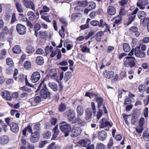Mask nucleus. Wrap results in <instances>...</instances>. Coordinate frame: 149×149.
<instances>
[{
	"label": "nucleus",
	"mask_w": 149,
	"mask_h": 149,
	"mask_svg": "<svg viewBox=\"0 0 149 149\" xmlns=\"http://www.w3.org/2000/svg\"><path fill=\"white\" fill-rule=\"evenodd\" d=\"M19 15L20 17L21 20L22 21L24 22H27L28 21L27 18L26 17L25 15L23 13H19Z\"/></svg>",
	"instance_id": "obj_45"
},
{
	"label": "nucleus",
	"mask_w": 149,
	"mask_h": 149,
	"mask_svg": "<svg viewBox=\"0 0 149 149\" xmlns=\"http://www.w3.org/2000/svg\"><path fill=\"white\" fill-rule=\"evenodd\" d=\"M145 119L143 118H140L139 122V125L140 126L143 127Z\"/></svg>",
	"instance_id": "obj_51"
},
{
	"label": "nucleus",
	"mask_w": 149,
	"mask_h": 149,
	"mask_svg": "<svg viewBox=\"0 0 149 149\" xmlns=\"http://www.w3.org/2000/svg\"><path fill=\"white\" fill-rule=\"evenodd\" d=\"M51 135V132L49 131H47L44 132L43 134V138L45 139H48L50 138Z\"/></svg>",
	"instance_id": "obj_41"
},
{
	"label": "nucleus",
	"mask_w": 149,
	"mask_h": 149,
	"mask_svg": "<svg viewBox=\"0 0 149 149\" xmlns=\"http://www.w3.org/2000/svg\"><path fill=\"white\" fill-rule=\"evenodd\" d=\"M126 11L124 8H122L119 12V14L120 15H123L126 14Z\"/></svg>",
	"instance_id": "obj_59"
},
{
	"label": "nucleus",
	"mask_w": 149,
	"mask_h": 149,
	"mask_svg": "<svg viewBox=\"0 0 149 149\" xmlns=\"http://www.w3.org/2000/svg\"><path fill=\"white\" fill-rule=\"evenodd\" d=\"M15 7L17 11L19 13H22L23 12V9L21 4L18 2L15 3Z\"/></svg>",
	"instance_id": "obj_27"
},
{
	"label": "nucleus",
	"mask_w": 149,
	"mask_h": 149,
	"mask_svg": "<svg viewBox=\"0 0 149 149\" xmlns=\"http://www.w3.org/2000/svg\"><path fill=\"white\" fill-rule=\"evenodd\" d=\"M41 17L42 19L47 22H51L50 20L49 19V16H46L44 15H42Z\"/></svg>",
	"instance_id": "obj_54"
},
{
	"label": "nucleus",
	"mask_w": 149,
	"mask_h": 149,
	"mask_svg": "<svg viewBox=\"0 0 149 149\" xmlns=\"http://www.w3.org/2000/svg\"><path fill=\"white\" fill-rule=\"evenodd\" d=\"M48 86L54 91H57L58 87L57 85L55 82H50L48 84Z\"/></svg>",
	"instance_id": "obj_23"
},
{
	"label": "nucleus",
	"mask_w": 149,
	"mask_h": 149,
	"mask_svg": "<svg viewBox=\"0 0 149 149\" xmlns=\"http://www.w3.org/2000/svg\"><path fill=\"white\" fill-rule=\"evenodd\" d=\"M36 63L39 65H42L43 64L44 62L43 58L41 56H37L36 60Z\"/></svg>",
	"instance_id": "obj_25"
},
{
	"label": "nucleus",
	"mask_w": 149,
	"mask_h": 149,
	"mask_svg": "<svg viewBox=\"0 0 149 149\" xmlns=\"http://www.w3.org/2000/svg\"><path fill=\"white\" fill-rule=\"evenodd\" d=\"M96 100L97 103V108H100L103 105V100L102 97H97Z\"/></svg>",
	"instance_id": "obj_31"
},
{
	"label": "nucleus",
	"mask_w": 149,
	"mask_h": 149,
	"mask_svg": "<svg viewBox=\"0 0 149 149\" xmlns=\"http://www.w3.org/2000/svg\"><path fill=\"white\" fill-rule=\"evenodd\" d=\"M105 146L102 143H100L97 144V149H104Z\"/></svg>",
	"instance_id": "obj_58"
},
{
	"label": "nucleus",
	"mask_w": 149,
	"mask_h": 149,
	"mask_svg": "<svg viewBox=\"0 0 149 149\" xmlns=\"http://www.w3.org/2000/svg\"><path fill=\"white\" fill-rule=\"evenodd\" d=\"M10 130L14 133H16L19 131V127L18 125L14 122H12L9 125Z\"/></svg>",
	"instance_id": "obj_15"
},
{
	"label": "nucleus",
	"mask_w": 149,
	"mask_h": 149,
	"mask_svg": "<svg viewBox=\"0 0 149 149\" xmlns=\"http://www.w3.org/2000/svg\"><path fill=\"white\" fill-rule=\"evenodd\" d=\"M113 143V139L112 138H110L107 145L108 148H110L112 146Z\"/></svg>",
	"instance_id": "obj_56"
},
{
	"label": "nucleus",
	"mask_w": 149,
	"mask_h": 149,
	"mask_svg": "<svg viewBox=\"0 0 149 149\" xmlns=\"http://www.w3.org/2000/svg\"><path fill=\"white\" fill-rule=\"evenodd\" d=\"M129 30L131 32L135 33V35L136 37H138L140 35V33L138 31V28L136 27L132 26L130 28Z\"/></svg>",
	"instance_id": "obj_22"
},
{
	"label": "nucleus",
	"mask_w": 149,
	"mask_h": 149,
	"mask_svg": "<svg viewBox=\"0 0 149 149\" xmlns=\"http://www.w3.org/2000/svg\"><path fill=\"white\" fill-rule=\"evenodd\" d=\"M134 55L137 57L143 58L146 56V54L141 51L140 47H136L134 49Z\"/></svg>",
	"instance_id": "obj_6"
},
{
	"label": "nucleus",
	"mask_w": 149,
	"mask_h": 149,
	"mask_svg": "<svg viewBox=\"0 0 149 149\" xmlns=\"http://www.w3.org/2000/svg\"><path fill=\"white\" fill-rule=\"evenodd\" d=\"M136 132L139 133H141L143 130V127L142 126H140L138 125L136 128Z\"/></svg>",
	"instance_id": "obj_49"
},
{
	"label": "nucleus",
	"mask_w": 149,
	"mask_h": 149,
	"mask_svg": "<svg viewBox=\"0 0 149 149\" xmlns=\"http://www.w3.org/2000/svg\"><path fill=\"white\" fill-rule=\"evenodd\" d=\"M114 72L111 71L106 70L103 72L104 77L108 79L112 78L114 76Z\"/></svg>",
	"instance_id": "obj_17"
},
{
	"label": "nucleus",
	"mask_w": 149,
	"mask_h": 149,
	"mask_svg": "<svg viewBox=\"0 0 149 149\" xmlns=\"http://www.w3.org/2000/svg\"><path fill=\"white\" fill-rule=\"evenodd\" d=\"M64 28L63 26H62L61 29L59 30V33L61 38H64L65 37L64 33Z\"/></svg>",
	"instance_id": "obj_39"
},
{
	"label": "nucleus",
	"mask_w": 149,
	"mask_h": 149,
	"mask_svg": "<svg viewBox=\"0 0 149 149\" xmlns=\"http://www.w3.org/2000/svg\"><path fill=\"white\" fill-rule=\"evenodd\" d=\"M88 7L91 9V10L92 9H94L96 7V4L93 2H91L90 3Z\"/></svg>",
	"instance_id": "obj_55"
},
{
	"label": "nucleus",
	"mask_w": 149,
	"mask_h": 149,
	"mask_svg": "<svg viewBox=\"0 0 149 149\" xmlns=\"http://www.w3.org/2000/svg\"><path fill=\"white\" fill-rule=\"evenodd\" d=\"M54 135L53 138L54 139H56L58 135L59 131L58 129V126L56 125L53 129Z\"/></svg>",
	"instance_id": "obj_33"
},
{
	"label": "nucleus",
	"mask_w": 149,
	"mask_h": 149,
	"mask_svg": "<svg viewBox=\"0 0 149 149\" xmlns=\"http://www.w3.org/2000/svg\"><path fill=\"white\" fill-rule=\"evenodd\" d=\"M138 10L139 9L136 8L131 14L129 15V20L127 22V25H129L131 24L134 20L136 14Z\"/></svg>",
	"instance_id": "obj_11"
},
{
	"label": "nucleus",
	"mask_w": 149,
	"mask_h": 149,
	"mask_svg": "<svg viewBox=\"0 0 149 149\" xmlns=\"http://www.w3.org/2000/svg\"><path fill=\"white\" fill-rule=\"evenodd\" d=\"M16 30L17 32L20 35H24L26 32V27L22 24H18L16 26Z\"/></svg>",
	"instance_id": "obj_5"
},
{
	"label": "nucleus",
	"mask_w": 149,
	"mask_h": 149,
	"mask_svg": "<svg viewBox=\"0 0 149 149\" xmlns=\"http://www.w3.org/2000/svg\"><path fill=\"white\" fill-rule=\"evenodd\" d=\"M125 58L127 59L124 62V65L126 67H130L133 68L135 66V58L131 56L126 57Z\"/></svg>",
	"instance_id": "obj_4"
},
{
	"label": "nucleus",
	"mask_w": 149,
	"mask_h": 149,
	"mask_svg": "<svg viewBox=\"0 0 149 149\" xmlns=\"http://www.w3.org/2000/svg\"><path fill=\"white\" fill-rule=\"evenodd\" d=\"M148 3V0H139L137 3V6L140 8V9H143L145 8V6Z\"/></svg>",
	"instance_id": "obj_12"
},
{
	"label": "nucleus",
	"mask_w": 149,
	"mask_h": 149,
	"mask_svg": "<svg viewBox=\"0 0 149 149\" xmlns=\"http://www.w3.org/2000/svg\"><path fill=\"white\" fill-rule=\"evenodd\" d=\"M60 21L63 24L64 26H66L67 25V22L65 19L61 18L60 19Z\"/></svg>",
	"instance_id": "obj_64"
},
{
	"label": "nucleus",
	"mask_w": 149,
	"mask_h": 149,
	"mask_svg": "<svg viewBox=\"0 0 149 149\" xmlns=\"http://www.w3.org/2000/svg\"><path fill=\"white\" fill-rule=\"evenodd\" d=\"M122 20L121 17L118 15L117 17H114L113 19V21L115 24H119Z\"/></svg>",
	"instance_id": "obj_34"
},
{
	"label": "nucleus",
	"mask_w": 149,
	"mask_h": 149,
	"mask_svg": "<svg viewBox=\"0 0 149 149\" xmlns=\"http://www.w3.org/2000/svg\"><path fill=\"white\" fill-rule=\"evenodd\" d=\"M59 126L61 130L65 133V136L67 137L68 136L69 132L71 128V126L66 122H62L60 123Z\"/></svg>",
	"instance_id": "obj_2"
},
{
	"label": "nucleus",
	"mask_w": 149,
	"mask_h": 149,
	"mask_svg": "<svg viewBox=\"0 0 149 149\" xmlns=\"http://www.w3.org/2000/svg\"><path fill=\"white\" fill-rule=\"evenodd\" d=\"M91 143V141L88 139H82L79 141V144L81 146L86 147Z\"/></svg>",
	"instance_id": "obj_21"
},
{
	"label": "nucleus",
	"mask_w": 149,
	"mask_h": 149,
	"mask_svg": "<svg viewBox=\"0 0 149 149\" xmlns=\"http://www.w3.org/2000/svg\"><path fill=\"white\" fill-rule=\"evenodd\" d=\"M12 50L13 53L16 54L20 53L21 51L20 46L17 45L15 46L13 49Z\"/></svg>",
	"instance_id": "obj_32"
},
{
	"label": "nucleus",
	"mask_w": 149,
	"mask_h": 149,
	"mask_svg": "<svg viewBox=\"0 0 149 149\" xmlns=\"http://www.w3.org/2000/svg\"><path fill=\"white\" fill-rule=\"evenodd\" d=\"M31 63L29 61H27L25 62L24 64V68L25 69H27L31 67Z\"/></svg>",
	"instance_id": "obj_48"
},
{
	"label": "nucleus",
	"mask_w": 149,
	"mask_h": 149,
	"mask_svg": "<svg viewBox=\"0 0 149 149\" xmlns=\"http://www.w3.org/2000/svg\"><path fill=\"white\" fill-rule=\"evenodd\" d=\"M64 46L66 47L67 50H70L73 47V43L68 39L66 40L64 43Z\"/></svg>",
	"instance_id": "obj_18"
},
{
	"label": "nucleus",
	"mask_w": 149,
	"mask_h": 149,
	"mask_svg": "<svg viewBox=\"0 0 149 149\" xmlns=\"http://www.w3.org/2000/svg\"><path fill=\"white\" fill-rule=\"evenodd\" d=\"M47 149H60V147L53 142L51 143L48 146Z\"/></svg>",
	"instance_id": "obj_35"
},
{
	"label": "nucleus",
	"mask_w": 149,
	"mask_h": 149,
	"mask_svg": "<svg viewBox=\"0 0 149 149\" xmlns=\"http://www.w3.org/2000/svg\"><path fill=\"white\" fill-rule=\"evenodd\" d=\"M40 124L38 123L34 125L33 127V130L35 132H37L39 131L40 130Z\"/></svg>",
	"instance_id": "obj_47"
},
{
	"label": "nucleus",
	"mask_w": 149,
	"mask_h": 149,
	"mask_svg": "<svg viewBox=\"0 0 149 149\" xmlns=\"http://www.w3.org/2000/svg\"><path fill=\"white\" fill-rule=\"evenodd\" d=\"M10 139L8 136L5 135L0 137V144L5 145L7 144L9 141Z\"/></svg>",
	"instance_id": "obj_16"
},
{
	"label": "nucleus",
	"mask_w": 149,
	"mask_h": 149,
	"mask_svg": "<svg viewBox=\"0 0 149 149\" xmlns=\"http://www.w3.org/2000/svg\"><path fill=\"white\" fill-rule=\"evenodd\" d=\"M40 75L39 72L36 71L34 72L32 74L31 77V80L33 83L37 82L40 80Z\"/></svg>",
	"instance_id": "obj_7"
},
{
	"label": "nucleus",
	"mask_w": 149,
	"mask_h": 149,
	"mask_svg": "<svg viewBox=\"0 0 149 149\" xmlns=\"http://www.w3.org/2000/svg\"><path fill=\"white\" fill-rule=\"evenodd\" d=\"M116 12L115 8L112 6H109L107 8V13L110 15H114Z\"/></svg>",
	"instance_id": "obj_20"
},
{
	"label": "nucleus",
	"mask_w": 149,
	"mask_h": 149,
	"mask_svg": "<svg viewBox=\"0 0 149 149\" xmlns=\"http://www.w3.org/2000/svg\"><path fill=\"white\" fill-rule=\"evenodd\" d=\"M38 132H34L32 133L30 137V140L32 143H34L37 142L39 140Z\"/></svg>",
	"instance_id": "obj_13"
},
{
	"label": "nucleus",
	"mask_w": 149,
	"mask_h": 149,
	"mask_svg": "<svg viewBox=\"0 0 149 149\" xmlns=\"http://www.w3.org/2000/svg\"><path fill=\"white\" fill-rule=\"evenodd\" d=\"M82 50L83 52H87L88 53H90L89 49L87 47H83L82 49Z\"/></svg>",
	"instance_id": "obj_61"
},
{
	"label": "nucleus",
	"mask_w": 149,
	"mask_h": 149,
	"mask_svg": "<svg viewBox=\"0 0 149 149\" xmlns=\"http://www.w3.org/2000/svg\"><path fill=\"white\" fill-rule=\"evenodd\" d=\"M6 63L8 65L11 67L13 66V65L12 59L10 58H8L6 59Z\"/></svg>",
	"instance_id": "obj_44"
},
{
	"label": "nucleus",
	"mask_w": 149,
	"mask_h": 149,
	"mask_svg": "<svg viewBox=\"0 0 149 149\" xmlns=\"http://www.w3.org/2000/svg\"><path fill=\"white\" fill-rule=\"evenodd\" d=\"M41 26L38 23H36L34 26V28L35 30L38 31L40 29Z\"/></svg>",
	"instance_id": "obj_53"
},
{
	"label": "nucleus",
	"mask_w": 149,
	"mask_h": 149,
	"mask_svg": "<svg viewBox=\"0 0 149 149\" xmlns=\"http://www.w3.org/2000/svg\"><path fill=\"white\" fill-rule=\"evenodd\" d=\"M47 143V141H41L39 143V147L40 148H42L45 146V144Z\"/></svg>",
	"instance_id": "obj_50"
},
{
	"label": "nucleus",
	"mask_w": 149,
	"mask_h": 149,
	"mask_svg": "<svg viewBox=\"0 0 149 149\" xmlns=\"http://www.w3.org/2000/svg\"><path fill=\"white\" fill-rule=\"evenodd\" d=\"M77 117H79V116L83 115L84 112V110L82 107L80 105L77 106Z\"/></svg>",
	"instance_id": "obj_26"
},
{
	"label": "nucleus",
	"mask_w": 149,
	"mask_h": 149,
	"mask_svg": "<svg viewBox=\"0 0 149 149\" xmlns=\"http://www.w3.org/2000/svg\"><path fill=\"white\" fill-rule=\"evenodd\" d=\"M26 51L28 54H31L35 51V48L31 45H29L26 47Z\"/></svg>",
	"instance_id": "obj_36"
},
{
	"label": "nucleus",
	"mask_w": 149,
	"mask_h": 149,
	"mask_svg": "<svg viewBox=\"0 0 149 149\" xmlns=\"http://www.w3.org/2000/svg\"><path fill=\"white\" fill-rule=\"evenodd\" d=\"M92 110L91 108L87 109L85 111V118L86 120L90 119L92 116Z\"/></svg>",
	"instance_id": "obj_19"
},
{
	"label": "nucleus",
	"mask_w": 149,
	"mask_h": 149,
	"mask_svg": "<svg viewBox=\"0 0 149 149\" xmlns=\"http://www.w3.org/2000/svg\"><path fill=\"white\" fill-rule=\"evenodd\" d=\"M49 7L44 6L42 8V10L40 11V15H42V13L49 12Z\"/></svg>",
	"instance_id": "obj_43"
},
{
	"label": "nucleus",
	"mask_w": 149,
	"mask_h": 149,
	"mask_svg": "<svg viewBox=\"0 0 149 149\" xmlns=\"http://www.w3.org/2000/svg\"><path fill=\"white\" fill-rule=\"evenodd\" d=\"M50 79L53 80L57 81L58 83L59 82L58 79V76L56 73H54L50 77Z\"/></svg>",
	"instance_id": "obj_40"
},
{
	"label": "nucleus",
	"mask_w": 149,
	"mask_h": 149,
	"mask_svg": "<svg viewBox=\"0 0 149 149\" xmlns=\"http://www.w3.org/2000/svg\"><path fill=\"white\" fill-rule=\"evenodd\" d=\"M91 24L93 26H97L99 24V22L97 20H93L91 22Z\"/></svg>",
	"instance_id": "obj_57"
},
{
	"label": "nucleus",
	"mask_w": 149,
	"mask_h": 149,
	"mask_svg": "<svg viewBox=\"0 0 149 149\" xmlns=\"http://www.w3.org/2000/svg\"><path fill=\"white\" fill-rule=\"evenodd\" d=\"M42 86L43 87H42V89L40 91V95L41 97L45 99L50 94L47 90L45 85H44L43 84V81H42L40 84L38 88V89L40 90Z\"/></svg>",
	"instance_id": "obj_3"
},
{
	"label": "nucleus",
	"mask_w": 149,
	"mask_h": 149,
	"mask_svg": "<svg viewBox=\"0 0 149 149\" xmlns=\"http://www.w3.org/2000/svg\"><path fill=\"white\" fill-rule=\"evenodd\" d=\"M137 16L139 19H143L146 16V13L143 11H140L138 13Z\"/></svg>",
	"instance_id": "obj_30"
},
{
	"label": "nucleus",
	"mask_w": 149,
	"mask_h": 149,
	"mask_svg": "<svg viewBox=\"0 0 149 149\" xmlns=\"http://www.w3.org/2000/svg\"><path fill=\"white\" fill-rule=\"evenodd\" d=\"M53 49V48L52 46L46 47L45 49V52L46 54H47L49 52H51Z\"/></svg>",
	"instance_id": "obj_46"
},
{
	"label": "nucleus",
	"mask_w": 149,
	"mask_h": 149,
	"mask_svg": "<svg viewBox=\"0 0 149 149\" xmlns=\"http://www.w3.org/2000/svg\"><path fill=\"white\" fill-rule=\"evenodd\" d=\"M148 108L147 107H146L144 111V116L145 118H147L148 116Z\"/></svg>",
	"instance_id": "obj_63"
},
{
	"label": "nucleus",
	"mask_w": 149,
	"mask_h": 149,
	"mask_svg": "<svg viewBox=\"0 0 149 149\" xmlns=\"http://www.w3.org/2000/svg\"><path fill=\"white\" fill-rule=\"evenodd\" d=\"M76 114L74 111L73 109H70L67 112L66 116L67 119L70 123L74 124L77 123L78 121H81V119L79 117H77L76 118Z\"/></svg>",
	"instance_id": "obj_1"
},
{
	"label": "nucleus",
	"mask_w": 149,
	"mask_h": 149,
	"mask_svg": "<svg viewBox=\"0 0 149 149\" xmlns=\"http://www.w3.org/2000/svg\"><path fill=\"white\" fill-rule=\"evenodd\" d=\"M2 96L3 98L8 100H10L11 99L10 94L7 91H3Z\"/></svg>",
	"instance_id": "obj_24"
},
{
	"label": "nucleus",
	"mask_w": 149,
	"mask_h": 149,
	"mask_svg": "<svg viewBox=\"0 0 149 149\" xmlns=\"http://www.w3.org/2000/svg\"><path fill=\"white\" fill-rule=\"evenodd\" d=\"M81 129L80 127L72 128L70 132V136L72 137H76L81 132Z\"/></svg>",
	"instance_id": "obj_8"
},
{
	"label": "nucleus",
	"mask_w": 149,
	"mask_h": 149,
	"mask_svg": "<svg viewBox=\"0 0 149 149\" xmlns=\"http://www.w3.org/2000/svg\"><path fill=\"white\" fill-rule=\"evenodd\" d=\"M123 50L125 52H129L131 49L129 45L127 43H124L123 44Z\"/></svg>",
	"instance_id": "obj_37"
},
{
	"label": "nucleus",
	"mask_w": 149,
	"mask_h": 149,
	"mask_svg": "<svg viewBox=\"0 0 149 149\" xmlns=\"http://www.w3.org/2000/svg\"><path fill=\"white\" fill-rule=\"evenodd\" d=\"M25 79L24 76L22 74H20L19 75V78H17V80H15L16 81H23Z\"/></svg>",
	"instance_id": "obj_52"
},
{
	"label": "nucleus",
	"mask_w": 149,
	"mask_h": 149,
	"mask_svg": "<svg viewBox=\"0 0 149 149\" xmlns=\"http://www.w3.org/2000/svg\"><path fill=\"white\" fill-rule=\"evenodd\" d=\"M89 27V24H85L81 25L80 26V28L81 30H84Z\"/></svg>",
	"instance_id": "obj_60"
},
{
	"label": "nucleus",
	"mask_w": 149,
	"mask_h": 149,
	"mask_svg": "<svg viewBox=\"0 0 149 149\" xmlns=\"http://www.w3.org/2000/svg\"><path fill=\"white\" fill-rule=\"evenodd\" d=\"M98 139L101 141L105 140L107 137V134L104 130H101L98 133Z\"/></svg>",
	"instance_id": "obj_14"
},
{
	"label": "nucleus",
	"mask_w": 149,
	"mask_h": 149,
	"mask_svg": "<svg viewBox=\"0 0 149 149\" xmlns=\"http://www.w3.org/2000/svg\"><path fill=\"white\" fill-rule=\"evenodd\" d=\"M66 109V105L65 103H61L58 106V110L60 112L64 111Z\"/></svg>",
	"instance_id": "obj_29"
},
{
	"label": "nucleus",
	"mask_w": 149,
	"mask_h": 149,
	"mask_svg": "<svg viewBox=\"0 0 149 149\" xmlns=\"http://www.w3.org/2000/svg\"><path fill=\"white\" fill-rule=\"evenodd\" d=\"M22 1L24 6L26 8H31L33 10H35V6L32 1H28L25 0H22Z\"/></svg>",
	"instance_id": "obj_10"
},
{
	"label": "nucleus",
	"mask_w": 149,
	"mask_h": 149,
	"mask_svg": "<svg viewBox=\"0 0 149 149\" xmlns=\"http://www.w3.org/2000/svg\"><path fill=\"white\" fill-rule=\"evenodd\" d=\"M39 34L40 36L42 38H45L47 36V32L45 31L42 30L39 31Z\"/></svg>",
	"instance_id": "obj_42"
},
{
	"label": "nucleus",
	"mask_w": 149,
	"mask_h": 149,
	"mask_svg": "<svg viewBox=\"0 0 149 149\" xmlns=\"http://www.w3.org/2000/svg\"><path fill=\"white\" fill-rule=\"evenodd\" d=\"M57 120L56 118H52L51 119V123L52 125H55L56 123Z\"/></svg>",
	"instance_id": "obj_62"
},
{
	"label": "nucleus",
	"mask_w": 149,
	"mask_h": 149,
	"mask_svg": "<svg viewBox=\"0 0 149 149\" xmlns=\"http://www.w3.org/2000/svg\"><path fill=\"white\" fill-rule=\"evenodd\" d=\"M71 74L72 72L70 71H67L65 73L64 79L66 82L70 78Z\"/></svg>",
	"instance_id": "obj_38"
},
{
	"label": "nucleus",
	"mask_w": 149,
	"mask_h": 149,
	"mask_svg": "<svg viewBox=\"0 0 149 149\" xmlns=\"http://www.w3.org/2000/svg\"><path fill=\"white\" fill-rule=\"evenodd\" d=\"M99 127L100 128H103L108 126L110 127L112 126V124L106 120L105 118L102 119L100 122Z\"/></svg>",
	"instance_id": "obj_9"
},
{
	"label": "nucleus",
	"mask_w": 149,
	"mask_h": 149,
	"mask_svg": "<svg viewBox=\"0 0 149 149\" xmlns=\"http://www.w3.org/2000/svg\"><path fill=\"white\" fill-rule=\"evenodd\" d=\"M27 15L28 16L29 19L31 21H34L35 18V14L32 11H29L27 13Z\"/></svg>",
	"instance_id": "obj_28"
}]
</instances>
